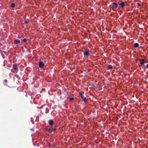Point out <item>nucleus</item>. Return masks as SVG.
Returning a JSON list of instances; mask_svg holds the SVG:
<instances>
[{
    "instance_id": "obj_1",
    "label": "nucleus",
    "mask_w": 148,
    "mask_h": 148,
    "mask_svg": "<svg viewBox=\"0 0 148 148\" xmlns=\"http://www.w3.org/2000/svg\"><path fill=\"white\" fill-rule=\"evenodd\" d=\"M49 111V109L48 108H43L41 110V112L42 114L45 113H47Z\"/></svg>"
},
{
    "instance_id": "obj_2",
    "label": "nucleus",
    "mask_w": 148,
    "mask_h": 148,
    "mask_svg": "<svg viewBox=\"0 0 148 148\" xmlns=\"http://www.w3.org/2000/svg\"><path fill=\"white\" fill-rule=\"evenodd\" d=\"M38 64L40 68L41 69H42L43 68L44 66V64L42 62L40 61L39 62Z\"/></svg>"
},
{
    "instance_id": "obj_3",
    "label": "nucleus",
    "mask_w": 148,
    "mask_h": 148,
    "mask_svg": "<svg viewBox=\"0 0 148 148\" xmlns=\"http://www.w3.org/2000/svg\"><path fill=\"white\" fill-rule=\"evenodd\" d=\"M112 8L114 9L115 8H116L118 7V5L115 2H113L112 3Z\"/></svg>"
},
{
    "instance_id": "obj_4",
    "label": "nucleus",
    "mask_w": 148,
    "mask_h": 148,
    "mask_svg": "<svg viewBox=\"0 0 148 148\" xmlns=\"http://www.w3.org/2000/svg\"><path fill=\"white\" fill-rule=\"evenodd\" d=\"M139 62H140V64L141 65H143L145 64V60L144 59H140L139 60Z\"/></svg>"
},
{
    "instance_id": "obj_5",
    "label": "nucleus",
    "mask_w": 148,
    "mask_h": 148,
    "mask_svg": "<svg viewBox=\"0 0 148 148\" xmlns=\"http://www.w3.org/2000/svg\"><path fill=\"white\" fill-rule=\"evenodd\" d=\"M89 50H88L84 52V55L85 56H88L89 54Z\"/></svg>"
},
{
    "instance_id": "obj_6",
    "label": "nucleus",
    "mask_w": 148,
    "mask_h": 148,
    "mask_svg": "<svg viewBox=\"0 0 148 148\" xmlns=\"http://www.w3.org/2000/svg\"><path fill=\"white\" fill-rule=\"evenodd\" d=\"M120 5L121 6L122 8H123L125 6V4L124 2H122L120 4Z\"/></svg>"
},
{
    "instance_id": "obj_7",
    "label": "nucleus",
    "mask_w": 148,
    "mask_h": 148,
    "mask_svg": "<svg viewBox=\"0 0 148 148\" xmlns=\"http://www.w3.org/2000/svg\"><path fill=\"white\" fill-rule=\"evenodd\" d=\"M20 42V41L19 40H16L14 41V43L16 44H19Z\"/></svg>"
},
{
    "instance_id": "obj_8",
    "label": "nucleus",
    "mask_w": 148,
    "mask_h": 148,
    "mask_svg": "<svg viewBox=\"0 0 148 148\" xmlns=\"http://www.w3.org/2000/svg\"><path fill=\"white\" fill-rule=\"evenodd\" d=\"M81 98L84 102H86V99L84 96H81Z\"/></svg>"
},
{
    "instance_id": "obj_9",
    "label": "nucleus",
    "mask_w": 148,
    "mask_h": 148,
    "mask_svg": "<svg viewBox=\"0 0 148 148\" xmlns=\"http://www.w3.org/2000/svg\"><path fill=\"white\" fill-rule=\"evenodd\" d=\"M48 123L49 125H52L53 124V121L52 120H50L48 121Z\"/></svg>"
},
{
    "instance_id": "obj_10",
    "label": "nucleus",
    "mask_w": 148,
    "mask_h": 148,
    "mask_svg": "<svg viewBox=\"0 0 148 148\" xmlns=\"http://www.w3.org/2000/svg\"><path fill=\"white\" fill-rule=\"evenodd\" d=\"M13 69L15 70L18 69V67L16 65H15V64H13Z\"/></svg>"
},
{
    "instance_id": "obj_11",
    "label": "nucleus",
    "mask_w": 148,
    "mask_h": 148,
    "mask_svg": "<svg viewBox=\"0 0 148 148\" xmlns=\"http://www.w3.org/2000/svg\"><path fill=\"white\" fill-rule=\"evenodd\" d=\"M134 47L135 48L138 47L139 46V44L137 43H136L134 44Z\"/></svg>"
},
{
    "instance_id": "obj_12",
    "label": "nucleus",
    "mask_w": 148,
    "mask_h": 148,
    "mask_svg": "<svg viewBox=\"0 0 148 148\" xmlns=\"http://www.w3.org/2000/svg\"><path fill=\"white\" fill-rule=\"evenodd\" d=\"M108 68L109 69H111L112 68V66L111 65H109L108 66Z\"/></svg>"
},
{
    "instance_id": "obj_13",
    "label": "nucleus",
    "mask_w": 148,
    "mask_h": 148,
    "mask_svg": "<svg viewBox=\"0 0 148 148\" xmlns=\"http://www.w3.org/2000/svg\"><path fill=\"white\" fill-rule=\"evenodd\" d=\"M79 94L81 95V96H84L83 95L84 94V92H83L81 91L79 92Z\"/></svg>"
},
{
    "instance_id": "obj_14",
    "label": "nucleus",
    "mask_w": 148,
    "mask_h": 148,
    "mask_svg": "<svg viewBox=\"0 0 148 148\" xmlns=\"http://www.w3.org/2000/svg\"><path fill=\"white\" fill-rule=\"evenodd\" d=\"M15 5V4L14 3H12L11 5V6L12 8H13Z\"/></svg>"
},
{
    "instance_id": "obj_15",
    "label": "nucleus",
    "mask_w": 148,
    "mask_h": 148,
    "mask_svg": "<svg viewBox=\"0 0 148 148\" xmlns=\"http://www.w3.org/2000/svg\"><path fill=\"white\" fill-rule=\"evenodd\" d=\"M74 99L73 98H69V99L70 101H72Z\"/></svg>"
},
{
    "instance_id": "obj_16",
    "label": "nucleus",
    "mask_w": 148,
    "mask_h": 148,
    "mask_svg": "<svg viewBox=\"0 0 148 148\" xmlns=\"http://www.w3.org/2000/svg\"><path fill=\"white\" fill-rule=\"evenodd\" d=\"M26 41V38H24L23 40V42H25Z\"/></svg>"
},
{
    "instance_id": "obj_17",
    "label": "nucleus",
    "mask_w": 148,
    "mask_h": 148,
    "mask_svg": "<svg viewBox=\"0 0 148 148\" xmlns=\"http://www.w3.org/2000/svg\"><path fill=\"white\" fill-rule=\"evenodd\" d=\"M138 6H141V5L140 3H138Z\"/></svg>"
},
{
    "instance_id": "obj_18",
    "label": "nucleus",
    "mask_w": 148,
    "mask_h": 148,
    "mask_svg": "<svg viewBox=\"0 0 148 148\" xmlns=\"http://www.w3.org/2000/svg\"><path fill=\"white\" fill-rule=\"evenodd\" d=\"M24 23L25 24H27V23H28L27 21H25Z\"/></svg>"
},
{
    "instance_id": "obj_19",
    "label": "nucleus",
    "mask_w": 148,
    "mask_h": 148,
    "mask_svg": "<svg viewBox=\"0 0 148 148\" xmlns=\"http://www.w3.org/2000/svg\"><path fill=\"white\" fill-rule=\"evenodd\" d=\"M146 67L148 69V64H147V65H146Z\"/></svg>"
},
{
    "instance_id": "obj_20",
    "label": "nucleus",
    "mask_w": 148,
    "mask_h": 148,
    "mask_svg": "<svg viewBox=\"0 0 148 148\" xmlns=\"http://www.w3.org/2000/svg\"><path fill=\"white\" fill-rule=\"evenodd\" d=\"M18 38H21V36H18Z\"/></svg>"
},
{
    "instance_id": "obj_21",
    "label": "nucleus",
    "mask_w": 148,
    "mask_h": 148,
    "mask_svg": "<svg viewBox=\"0 0 148 148\" xmlns=\"http://www.w3.org/2000/svg\"><path fill=\"white\" fill-rule=\"evenodd\" d=\"M5 82H6L7 81V80H5Z\"/></svg>"
}]
</instances>
